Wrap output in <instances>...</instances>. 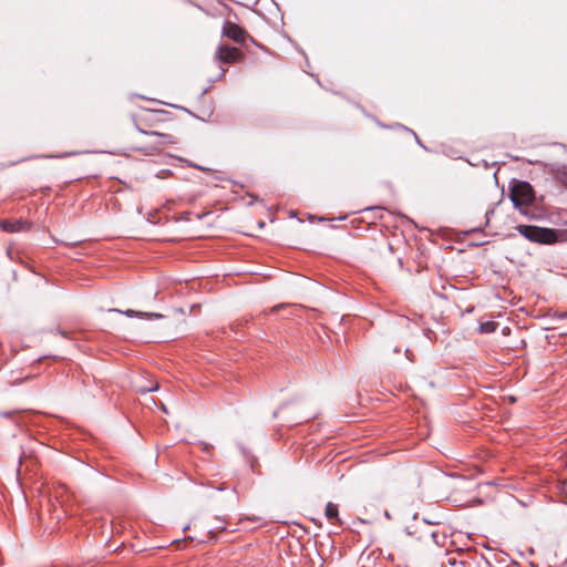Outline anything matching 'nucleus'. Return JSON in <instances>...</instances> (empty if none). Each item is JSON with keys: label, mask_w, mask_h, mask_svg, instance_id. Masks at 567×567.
<instances>
[{"label": "nucleus", "mask_w": 567, "mask_h": 567, "mask_svg": "<svg viewBox=\"0 0 567 567\" xmlns=\"http://www.w3.org/2000/svg\"><path fill=\"white\" fill-rule=\"evenodd\" d=\"M449 564L452 565V566L456 565V559H450Z\"/></svg>", "instance_id": "6ab92c4d"}, {"label": "nucleus", "mask_w": 567, "mask_h": 567, "mask_svg": "<svg viewBox=\"0 0 567 567\" xmlns=\"http://www.w3.org/2000/svg\"><path fill=\"white\" fill-rule=\"evenodd\" d=\"M518 233L530 241L538 244H553L558 239V231L553 228L538 227L534 225H519Z\"/></svg>", "instance_id": "f257e3e1"}, {"label": "nucleus", "mask_w": 567, "mask_h": 567, "mask_svg": "<svg viewBox=\"0 0 567 567\" xmlns=\"http://www.w3.org/2000/svg\"><path fill=\"white\" fill-rule=\"evenodd\" d=\"M1 415L12 419V422L16 423V425H21V423L24 422L20 419V416L23 415L21 412H2Z\"/></svg>", "instance_id": "f8f14e48"}, {"label": "nucleus", "mask_w": 567, "mask_h": 567, "mask_svg": "<svg viewBox=\"0 0 567 567\" xmlns=\"http://www.w3.org/2000/svg\"><path fill=\"white\" fill-rule=\"evenodd\" d=\"M240 449H241V451H243V454H244L245 456H247V452H246V450H245L244 447H240Z\"/></svg>", "instance_id": "5701e85b"}, {"label": "nucleus", "mask_w": 567, "mask_h": 567, "mask_svg": "<svg viewBox=\"0 0 567 567\" xmlns=\"http://www.w3.org/2000/svg\"><path fill=\"white\" fill-rule=\"evenodd\" d=\"M497 329V323L494 321L482 322L478 327L481 333H492Z\"/></svg>", "instance_id": "9b49d317"}, {"label": "nucleus", "mask_w": 567, "mask_h": 567, "mask_svg": "<svg viewBox=\"0 0 567 567\" xmlns=\"http://www.w3.org/2000/svg\"><path fill=\"white\" fill-rule=\"evenodd\" d=\"M2 230L7 233H20L29 228V224L22 219L17 220H2L0 223Z\"/></svg>", "instance_id": "0eeeda50"}, {"label": "nucleus", "mask_w": 567, "mask_h": 567, "mask_svg": "<svg viewBox=\"0 0 567 567\" xmlns=\"http://www.w3.org/2000/svg\"><path fill=\"white\" fill-rule=\"evenodd\" d=\"M240 56L238 49L234 47L219 45L216 52V59L224 63H233Z\"/></svg>", "instance_id": "7ed1b4c3"}, {"label": "nucleus", "mask_w": 567, "mask_h": 567, "mask_svg": "<svg viewBox=\"0 0 567 567\" xmlns=\"http://www.w3.org/2000/svg\"><path fill=\"white\" fill-rule=\"evenodd\" d=\"M508 400H509L511 402H515V401H516L515 396H513V395H509V396H508Z\"/></svg>", "instance_id": "aec40b11"}, {"label": "nucleus", "mask_w": 567, "mask_h": 567, "mask_svg": "<svg viewBox=\"0 0 567 567\" xmlns=\"http://www.w3.org/2000/svg\"><path fill=\"white\" fill-rule=\"evenodd\" d=\"M384 516H385L386 518H391V515H390V513H389L388 511H385V512H384Z\"/></svg>", "instance_id": "412c9836"}, {"label": "nucleus", "mask_w": 567, "mask_h": 567, "mask_svg": "<svg viewBox=\"0 0 567 567\" xmlns=\"http://www.w3.org/2000/svg\"><path fill=\"white\" fill-rule=\"evenodd\" d=\"M509 197L515 207L527 205L534 199V189L528 182L519 181L512 187Z\"/></svg>", "instance_id": "f03ea898"}, {"label": "nucleus", "mask_w": 567, "mask_h": 567, "mask_svg": "<svg viewBox=\"0 0 567 567\" xmlns=\"http://www.w3.org/2000/svg\"><path fill=\"white\" fill-rule=\"evenodd\" d=\"M563 182L567 184V179H563Z\"/></svg>", "instance_id": "a878e982"}, {"label": "nucleus", "mask_w": 567, "mask_h": 567, "mask_svg": "<svg viewBox=\"0 0 567 567\" xmlns=\"http://www.w3.org/2000/svg\"><path fill=\"white\" fill-rule=\"evenodd\" d=\"M424 523L429 524V525H434V524H437V522H434V520H431V519H427V518H423Z\"/></svg>", "instance_id": "f3484780"}, {"label": "nucleus", "mask_w": 567, "mask_h": 567, "mask_svg": "<svg viewBox=\"0 0 567 567\" xmlns=\"http://www.w3.org/2000/svg\"><path fill=\"white\" fill-rule=\"evenodd\" d=\"M396 126H398V127H400V128H403V130H405V131L411 132V133L414 135V137H415V140H416V143H417L421 147H423L424 150H426V147L422 144V141H420V138L417 137V135H416L413 131H411V130H409L408 127H405V126H403V125H400V124H398Z\"/></svg>", "instance_id": "ddd939ff"}, {"label": "nucleus", "mask_w": 567, "mask_h": 567, "mask_svg": "<svg viewBox=\"0 0 567 567\" xmlns=\"http://www.w3.org/2000/svg\"><path fill=\"white\" fill-rule=\"evenodd\" d=\"M258 225H259L260 228H262L265 226V223L260 221Z\"/></svg>", "instance_id": "393cba45"}, {"label": "nucleus", "mask_w": 567, "mask_h": 567, "mask_svg": "<svg viewBox=\"0 0 567 567\" xmlns=\"http://www.w3.org/2000/svg\"><path fill=\"white\" fill-rule=\"evenodd\" d=\"M153 134L159 136L161 138H163V143H171L172 142V136L168 135V134H161V133H155L153 132Z\"/></svg>", "instance_id": "2eb2a0df"}, {"label": "nucleus", "mask_w": 567, "mask_h": 567, "mask_svg": "<svg viewBox=\"0 0 567 567\" xmlns=\"http://www.w3.org/2000/svg\"><path fill=\"white\" fill-rule=\"evenodd\" d=\"M75 154L76 153H74V152H68V153L58 154V155H47L45 157H49V158H62V157L72 156V155H75Z\"/></svg>", "instance_id": "4468645a"}, {"label": "nucleus", "mask_w": 567, "mask_h": 567, "mask_svg": "<svg viewBox=\"0 0 567 567\" xmlns=\"http://www.w3.org/2000/svg\"><path fill=\"white\" fill-rule=\"evenodd\" d=\"M223 34L238 43L245 41V31L239 25L233 22H226L224 24Z\"/></svg>", "instance_id": "20e7f679"}, {"label": "nucleus", "mask_w": 567, "mask_h": 567, "mask_svg": "<svg viewBox=\"0 0 567 567\" xmlns=\"http://www.w3.org/2000/svg\"><path fill=\"white\" fill-rule=\"evenodd\" d=\"M182 540L181 539H175L173 542L174 545H176L178 548H179V545H181Z\"/></svg>", "instance_id": "a211bd4d"}, {"label": "nucleus", "mask_w": 567, "mask_h": 567, "mask_svg": "<svg viewBox=\"0 0 567 567\" xmlns=\"http://www.w3.org/2000/svg\"><path fill=\"white\" fill-rule=\"evenodd\" d=\"M324 515L330 522H340L338 505L332 502L327 503Z\"/></svg>", "instance_id": "1a4fd4ad"}, {"label": "nucleus", "mask_w": 567, "mask_h": 567, "mask_svg": "<svg viewBox=\"0 0 567 567\" xmlns=\"http://www.w3.org/2000/svg\"><path fill=\"white\" fill-rule=\"evenodd\" d=\"M158 390H159L158 383H154L151 386H138V385L136 386V391L144 395L143 404L147 408H151L152 405H156L155 400L152 396H150L148 394L151 392H156Z\"/></svg>", "instance_id": "6e6552de"}, {"label": "nucleus", "mask_w": 567, "mask_h": 567, "mask_svg": "<svg viewBox=\"0 0 567 567\" xmlns=\"http://www.w3.org/2000/svg\"><path fill=\"white\" fill-rule=\"evenodd\" d=\"M109 311L110 312L122 313V315H125L128 318H133V317L141 318V319H159V318H163V315H161L158 312H143V311H135V310H131V309H127V310H124V311L120 310V309H110Z\"/></svg>", "instance_id": "423d86ee"}, {"label": "nucleus", "mask_w": 567, "mask_h": 567, "mask_svg": "<svg viewBox=\"0 0 567 567\" xmlns=\"http://www.w3.org/2000/svg\"><path fill=\"white\" fill-rule=\"evenodd\" d=\"M296 213L295 212H290V217H296Z\"/></svg>", "instance_id": "b1692460"}, {"label": "nucleus", "mask_w": 567, "mask_h": 567, "mask_svg": "<svg viewBox=\"0 0 567 567\" xmlns=\"http://www.w3.org/2000/svg\"><path fill=\"white\" fill-rule=\"evenodd\" d=\"M431 537L433 538L434 543L439 544V540H437L439 533H437V532H433V533L431 534Z\"/></svg>", "instance_id": "dca6fc26"}, {"label": "nucleus", "mask_w": 567, "mask_h": 567, "mask_svg": "<svg viewBox=\"0 0 567 567\" xmlns=\"http://www.w3.org/2000/svg\"><path fill=\"white\" fill-rule=\"evenodd\" d=\"M109 311L110 312L122 313V315H125L128 318H133V317L141 318V319H159V318H163V315H161L158 312H143V311H135V310H131V309H127V310H124V311L120 310V309H110Z\"/></svg>", "instance_id": "39448f33"}, {"label": "nucleus", "mask_w": 567, "mask_h": 567, "mask_svg": "<svg viewBox=\"0 0 567 567\" xmlns=\"http://www.w3.org/2000/svg\"><path fill=\"white\" fill-rule=\"evenodd\" d=\"M216 520L220 522V525H217L214 528L208 530V539H207V542H216L217 540V533L226 532L227 530V527L224 524L225 520L221 517H216Z\"/></svg>", "instance_id": "9d476101"}, {"label": "nucleus", "mask_w": 567, "mask_h": 567, "mask_svg": "<svg viewBox=\"0 0 567 567\" xmlns=\"http://www.w3.org/2000/svg\"><path fill=\"white\" fill-rule=\"evenodd\" d=\"M192 166L195 167V168H198V169H204L202 166L196 165V164H193Z\"/></svg>", "instance_id": "4be33fe9"}]
</instances>
